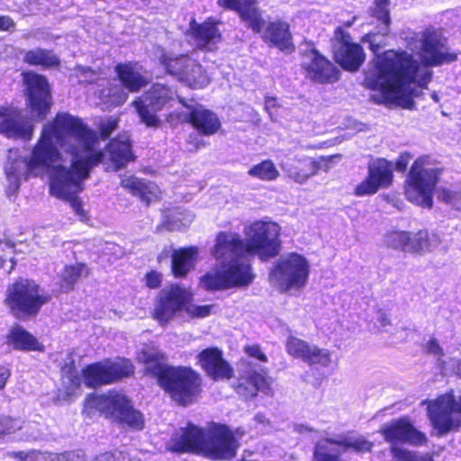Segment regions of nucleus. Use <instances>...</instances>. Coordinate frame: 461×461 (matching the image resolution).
<instances>
[{
	"instance_id": "16",
	"label": "nucleus",
	"mask_w": 461,
	"mask_h": 461,
	"mask_svg": "<svg viewBox=\"0 0 461 461\" xmlns=\"http://www.w3.org/2000/svg\"><path fill=\"white\" fill-rule=\"evenodd\" d=\"M393 177V163L384 158H377L368 164L366 177L354 187L353 194L357 197L373 195L381 189L389 188Z\"/></svg>"
},
{
	"instance_id": "52",
	"label": "nucleus",
	"mask_w": 461,
	"mask_h": 461,
	"mask_svg": "<svg viewBox=\"0 0 461 461\" xmlns=\"http://www.w3.org/2000/svg\"><path fill=\"white\" fill-rule=\"evenodd\" d=\"M50 461H86V456L83 453L78 451L70 450L62 453H55L50 456Z\"/></svg>"
},
{
	"instance_id": "32",
	"label": "nucleus",
	"mask_w": 461,
	"mask_h": 461,
	"mask_svg": "<svg viewBox=\"0 0 461 461\" xmlns=\"http://www.w3.org/2000/svg\"><path fill=\"white\" fill-rule=\"evenodd\" d=\"M137 63L128 61L116 64L114 71L123 87L131 93H137L145 87L149 81L136 68Z\"/></svg>"
},
{
	"instance_id": "30",
	"label": "nucleus",
	"mask_w": 461,
	"mask_h": 461,
	"mask_svg": "<svg viewBox=\"0 0 461 461\" xmlns=\"http://www.w3.org/2000/svg\"><path fill=\"white\" fill-rule=\"evenodd\" d=\"M121 186L137 197L145 206H149L159 199L158 188L151 181L129 176L120 182Z\"/></svg>"
},
{
	"instance_id": "50",
	"label": "nucleus",
	"mask_w": 461,
	"mask_h": 461,
	"mask_svg": "<svg viewBox=\"0 0 461 461\" xmlns=\"http://www.w3.org/2000/svg\"><path fill=\"white\" fill-rule=\"evenodd\" d=\"M127 455L121 450H108L95 456L91 461H126Z\"/></svg>"
},
{
	"instance_id": "40",
	"label": "nucleus",
	"mask_w": 461,
	"mask_h": 461,
	"mask_svg": "<svg viewBox=\"0 0 461 461\" xmlns=\"http://www.w3.org/2000/svg\"><path fill=\"white\" fill-rule=\"evenodd\" d=\"M325 441L329 444L343 447L345 450L352 449L357 454L371 453L375 447L373 441L364 437L357 438L354 440L326 438Z\"/></svg>"
},
{
	"instance_id": "18",
	"label": "nucleus",
	"mask_w": 461,
	"mask_h": 461,
	"mask_svg": "<svg viewBox=\"0 0 461 461\" xmlns=\"http://www.w3.org/2000/svg\"><path fill=\"white\" fill-rule=\"evenodd\" d=\"M33 132L34 126L23 109L12 104L0 106V134L14 140L29 141Z\"/></svg>"
},
{
	"instance_id": "9",
	"label": "nucleus",
	"mask_w": 461,
	"mask_h": 461,
	"mask_svg": "<svg viewBox=\"0 0 461 461\" xmlns=\"http://www.w3.org/2000/svg\"><path fill=\"white\" fill-rule=\"evenodd\" d=\"M203 456L211 460H230L237 455L240 442L226 424L210 422L205 429Z\"/></svg>"
},
{
	"instance_id": "21",
	"label": "nucleus",
	"mask_w": 461,
	"mask_h": 461,
	"mask_svg": "<svg viewBox=\"0 0 461 461\" xmlns=\"http://www.w3.org/2000/svg\"><path fill=\"white\" fill-rule=\"evenodd\" d=\"M196 364L212 381L230 380L234 377V368L224 358L223 351L216 347H208L196 355Z\"/></svg>"
},
{
	"instance_id": "59",
	"label": "nucleus",
	"mask_w": 461,
	"mask_h": 461,
	"mask_svg": "<svg viewBox=\"0 0 461 461\" xmlns=\"http://www.w3.org/2000/svg\"><path fill=\"white\" fill-rule=\"evenodd\" d=\"M407 252L418 254L416 232H410V240L408 242Z\"/></svg>"
},
{
	"instance_id": "60",
	"label": "nucleus",
	"mask_w": 461,
	"mask_h": 461,
	"mask_svg": "<svg viewBox=\"0 0 461 461\" xmlns=\"http://www.w3.org/2000/svg\"><path fill=\"white\" fill-rule=\"evenodd\" d=\"M379 323L382 327H386L391 324V321L386 313L381 314V316L379 317Z\"/></svg>"
},
{
	"instance_id": "49",
	"label": "nucleus",
	"mask_w": 461,
	"mask_h": 461,
	"mask_svg": "<svg viewBox=\"0 0 461 461\" xmlns=\"http://www.w3.org/2000/svg\"><path fill=\"white\" fill-rule=\"evenodd\" d=\"M119 119L110 116L107 120L102 121L98 124L99 135L103 140L110 137L112 132L118 127Z\"/></svg>"
},
{
	"instance_id": "15",
	"label": "nucleus",
	"mask_w": 461,
	"mask_h": 461,
	"mask_svg": "<svg viewBox=\"0 0 461 461\" xmlns=\"http://www.w3.org/2000/svg\"><path fill=\"white\" fill-rule=\"evenodd\" d=\"M447 38L437 30H426L420 41L419 56L423 65L438 67L455 62L457 53L447 51Z\"/></svg>"
},
{
	"instance_id": "55",
	"label": "nucleus",
	"mask_w": 461,
	"mask_h": 461,
	"mask_svg": "<svg viewBox=\"0 0 461 461\" xmlns=\"http://www.w3.org/2000/svg\"><path fill=\"white\" fill-rule=\"evenodd\" d=\"M411 155L408 152H404L399 155L395 162V169L399 172H405L408 167Z\"/></svg>"
},
{
	"instance_id": "47",
	"label": "nucleus",
	"mask_w": 461,
	"mask_h": 461,
	"mask_svg": "<svg viewBox=\"0 0 461 461\" xmlns=\"http://www.w3.org/2000/svg\"><path fill=\"white\" fill-rule=\"evenodd\" d=\"M313 461H342L339 454L332 453L325 444L318 443L313 450Z\"/></svg>"
},
{
	"instance_id": "8",
	"label": "nucleus",
	"mask_w": 461,
	"mask_h": 461,
	"mask_svg": "<svg viewBox=\"0 0 461 461\" xmlns=\"http://www.w3.org/2000/svg\"><path fill=\"white\" fill-rule=\"evenodd\" d=\"M442 169L425 167V158H418L411 165L405 180L404 194L406 198L416 203L432 206V197Z\"/></svg>"
},
{
	"instance_id": "51",
	"label": "nucleus",
	"mask_w": 461,
	"mask_h": 461,
	"mask_svg": "<svg viewBox=\"0 0 461 461\" xmlns=\"http://www.w3.org/2000/svg\"><path fill=\"white\" fill-rule=\"evenodd\" d=\"M163 282V275L159 271L151 269L144 276V285L149 289H158Z\"/></svg>"
},
{
	"instance_id": "31",
	"label": "nucleus",
	"mask_w": 461,
	"mask_h": 461,
	"mask_svg": "<svg viewBox=\"0 0 461 461\" xmlns=\"http://www.w3.org/2000/svg\"><path fill=\"white\" fill-rule=\"evenodd\" d=\"M6 344L13 349L23 352H44L45 346L21 325L13 326L6 335Z\"/></svg>"
},
{
	"instance_id": "43",
	"label": "nucleus",
	"mask_w": 461,
	"mask_h": 461,
	"mask_svg": "<svg viewBox=\"0 0 461 461\" xmlns=\"http://www.w3.org/2000/svg\"><path fill=\"white\" fill-rule=\"evenodd\" d=\"M389 4L390 0H375L371 11V16L383 24L386 31H388L391 24ZM384 34H387V32Z\"/></svg>"
},
{
	"instance_id": "63",
	"label": "nucleus",
	"mask_w": 461,
	"mask_h": 461,
	"mask_svg": "<svg viewBox=\"0 0 461 461\" xmlns=\"http://www.w3.org/2000/svg\"><path fill=\"white\" fill-rule=\"evenodd\" d=\"M276 102V98L275 97H266L265 99V105H266V108L267 109L269 104H274Z\"/></svg>"
},
{
	"instance_id": "38",
	"label": "nucleus",
	"mask_w": 461,
	"mask_h": 461,
	"mask_svg": "<svg viewBox=\"0 0 461 461\" xmlns=\"http://www.w3.org/2000/svg\"><path fill=\"white\" fill-rule=\"evenodd\" d=\"M191 58L188 55L171 56L164 53L159 57V62L166 72L177 77L179 81L184 82L185 70L188 68Z\"/></svg>"
},
{
	"instance_id": "53",
	"label": "nucleus",
	"mask_w": 461,
	"mask_h": 461,
	"mask_svg": "<svg viewBox=\"0 0 461 461\" xmlns=\"http://www.w3.org/2000/svg\"><path fill=\"white\" fill-rule=\"evenodd\" d=\"M245 354L249 357L256 358L261 362H267V357L262 352L261 348L258 344L246 345L243 348Z\"/></svg>"
},
{
	"instance_id": "4",
	"label": "nucleus",
	"mask_w": 461,
	"mask_h": 461,
	"mask_svg": "<svg viewBox=\"0 0 461 461\" xmlns=\"http://www.w3.org/2000/svg\"><path fill=\"white\" fill-rule=\"evenodd\" d=\"M137 360L144 366V375L155 379L159 388L178 406L187 407L201 396L203 379L193 367L168 364L165 353L155 348L140 350Z\"/></svg>"
},
{
	"instance_id": "26",
	"label": "nucleus",
	"mask_w": 461,
	"mask_h": 461,
	"mask_svg": "<svg viewBox=\"0 0 461 461\" xmlns=\"http://www.w3.org/2000/svg\"><path fill=\"white\" fill-rule=\"evenodd\" d=\"M219 24L220 21L212 16L207 17L203 23H197L195 19L190 21V35L201 50H209L212 45L221 41L222 37L218 28Z\"/></svg>"
},
{
	"instance_id": "45",
	"label": "nucleus",
	"mask_w": 461,
	"mask_h": 461,
	"mask_svg": "<svg viewBox=\"0 0 461 461\" xmlns=\"http://www.w3.org/2000/svg\"><path fill=\"white\" fill-rule=\"evenodd\" d=\"M60 373L62 377L68 378L73 386L77 388L80 387L81 377L77 373L76 362L73 358H70L61 365Z\"/></svg>"
},
{
	"instance_id": "39",
	"label": "nucleus",
	"mask_w": 461,
	"mask_h": 461,
	"mask_svg": "<svg viewBox=\"0 0 461 461\" xmlns=\"http://www.w3.org/2000/svg\"><path fill=\"white\" fill-rule=\"evenodd\" d=\"M184 82L192 88H203L211 79L203 67L196 60L191 59L188 68L185 70Z\"/></svg>"
},
{
	"instance_id": "44",
	"label": "nucleus",
	"mask_w": 461,
	"mask_h": 461,
	"mask_svg": "<svg viewBox=\"0 0 461 461\" xmlns=\"http://www.w3.org/2000/svg\"><path fill=\"white\" fill-rule=\"evenodd\" d=\"M418 254H424L430 251L440 243L437 234H430L426 230H420L416 232Z\"/></svg>"
},
{
	"instance_id": "13",
	"label": "nucleus",
	"mask_w": 461,
	"mask_h": 461,
	"mask_svg": "<svg viewBox=\"0 0 461 461\" xmlns=\"http://www.w3.org/2000/svg\"><path fill=\"white\" fill-rule=\"evenodd\" d=\"M175 93L168 86L155 83L143 93L142 96L134 100L133 105L140 121L148 127L157 128L160 120L156 114L174 100Z\"/></svg>"
},
{
	"instance_id": "23",
	"label": "nucleus",
	"mask_w": 461,
	"mask_h": 461,
	"mask_svg": "<svg viewBox=\"0 0 461 461\" xmlns=\"http://www.w3.org/2000/svg\"><path fill=\"white\" fill-rule=\"evenodd\" d=\"M258 3V0H217L219 7L234 12L247 29L261 34L265 19Z\"/></svg>"
},
{
	"instance_id": "5",
	"label": "nucleus",
	"mask_w": 461,
	"mask_h": 461,
	"mask_svg": "<svg viewBox=\"0 0 461 461\" xmlns=\"http://www.w3.org/2000/svg\"><path fill=\"white\" fill-rule=\"evenodd\" d=\"M85 408L90 411H99L106 419L131 430L140 431L145 428L143 414L133 407L131 399L124 393L114 390L106 393L87 394Z\"/></svg>"
},
{
	"instance_id": "6",
	"label": "nucleus",
	"mask_w": 461,
	"mask_h": 461,
	"mask_svg": "<svg viewBox=\"0 0 461 461\" xmlns=\"http://www.w3.org/2000/svg\"><path fill=\"white\" fill-rule=\"evenodd\" d=\"M51 300L50 294L33 279L18 277L5 291L4 303L17 320L35 318Z\"/></svg>"
},
{
	"instance_id": "41",
	"label": "nucleus",
	"mask_w": 461,
	"mask_h": 461,
	"mask_svg": "<svg viewBox=\"0 0 461 461\" xmlns=\"http://www.w3.org/2000/svg\"><path fill=\"white\" fill-rule=\"evenodd\" d=\"M249 176L261 181H274L279 176V171L271 159H264L251 167Z\"/></svg>"
},
{
	"instance_id": "48",
	"label": "nucleus",
	"mask_w": 461,
	"mask_h": 461,
	"mask_svg": "<svg viewBox=\"0 0 461 461\" xmlns=\"http://www.w3.org/2000/svg\"><path fill=\"white\" fill-rule=\"evenodd\" d=\"M389 451L393 461H416L417 454L407 448L400 447L396 445L390 446Z\"/></svg>"
},
{
	"instance_id": "19",
	"label": "nucleus",
	"mask_w": 461,
	"mask_h": 461,
	"mask_svg": "<svg viewBox=\"0 0 461 461\" xmlns=\"http://www.w3.org/2000/svg\"><path fill=\"white\" fill-rule=\"evenodd\" d=\"M379 433L390 446L402 443L420 447L428 443L426 434L415 428L408 416H402L384 424Z\"/></svg>"
},
{
	"instance_id": "34",
	"label": "nucleus",
	"mask_w": 461,
	"mask_h": 461,
	"mask_svg": "<svg viewBox=\"0 0 461 461\" xmlns=\"http://www.w3.org/2000/svg\"><path fill=\"white\" fill-rule=\"evenodd\" d=\"M23 61L30 67H40L43 69H59L60 59L53 50L34 48L24 52Z\"/></svg>"
},
{
	"instance_id": "35",
	"label": "nucleus",
	"mask_w": 461,
	"mask_h": 461,
	"mask_svg": "<svg viewBox=\"0 0 461 461\" xmlns=\"http://www.w3.org/2000/svg\"><path fill=\"white\" fill-rule=\"evenodd\" d=\"M84 384L88 388L111 384L105 360L87 364L81 371Z\"/></svg>"
},
{
	"instance_id": "22",
	"label": "nucleus",
	"mask_w": 461,
	"mask_h": 461,
	"mask_svg": "<svg viewBox=\"0 0 461 461\" xmlns=\"http://www.w3.org/2000/svg\"><path fill=\"white\" fill-rule=\"evenodd\" d=\"M285 352L295 359H300L309 366H328L330 362V352L328 349L310 344L295 336H289L285 343Z\"/></svg>"
},
{
	"instance_id": "64",
	"label": "nucleus",
	"mask_w": 461,
	"mask_h": 461,
	"mask_svg": "<svg viewBox=\"0 0 461 461\" xmlns=\"http://www.w3.org/2000/svg\"><path fill=\"white\" fill-rule=\"evenodd\" d=\"M354 21H355V19H353L352 21L345 22L341 27H343V29L349 28L354 23Z\"/></svg>"
},
{
	"instance_id": "56",
	"label": "nucleus",
	"mask_w": 461,
	"mask_h": 461,
	"mask_svg": "<svg viewBox=\"0 0 461 461\" xmlns=\"http://www.w3.org/2000/svg\"><path fill=\"white\" fill-rule=\"evenodd\" d=\"M15 23L14 20L7 15H0V32H6L14 30Z\"/></svg>"
},
{
	"instance_id": "42",
	"label": "nucleus",
	"mask_w": 461,
	"mask_h": 461,
	"mask_svg": "<svg viewBox=\"0 0 461 461\" xmlns=\"http://www.w3.org/2000/svg\"><path fill=\"white\" fill-rule=\"evenodd\" d=\"M410 240V231L393 230L385 236V244L387 248L395 250L407 252L408 242Z\"/></svg>"
},
{
	"instance_id": "37",
	"label": "nucleus",
	"mask_w": 461,
	"mask_h": 461,
	"mask_svg": "<svg viewBox=\"0 0 461 461\" xmlns=\"http://www.w3.org/2000/svg\"><path fill=\"white\" fill-rule=\"evenodd\" d=\"M89 269L85 263L66 265L59 279V288L63 293H69L75 289L76 284L81 276H88Z\"/></svg>"
},
{
	"instance_id": "33",
	"label": "nucleus",
	"mask_w": 461,
	"mask_h": 461,
	"mask_svg": "<svg viewBox=\"0 0 461 461\" xmlns=\"http://www.w3.org/2000/svg\"><path fill=\"white\" fill-rule=\"evenodd\" d=\"M198 255L196 246L182 247L171 254V273L176 278H184L194 267Z\"/></svg>"
},
{
	"instance_id": "36",
	"label": "nucleus",
	"mask_w": 461,
	"mask_h": 461,
	"mask_svg": "<svg viewBox=\"0 0 461 461\" xmlns=\"http://www.w3.org/2000/svg\"><path fill=\"white\" fill-rule=\"evenodd\" d=\"M104 360L111 384L132 377L135 374V366L130 358L117 357L114 359Z\"/></svg>"
},
{
	"instance_id": "29",
	"label": "nucleus",
	"mask_w": 461,
	"mask_h": 461,
	"mask_svg": "<svg viewBox=\"0 0 461 461\" xmlns=\"http://www.w3.org/2000/svg\"><path fill=\"white\" fill-rule=\"evenodd\" d=\"M334 158H340L341 156L339 154H335L328 157H321L320 161L309 157H294L292 159V163L288 166V176L295 182L303 184L308 178L318 173L321 168V162L327 166Z\"/></svg>"
},
{
	"instance_id": "27",
	"label": "nucleus",
	"mask_w": 461,
	"mask_h": 461,
	"mask_svg": "<svg viewBox=\"0 0 461 461\" xmlns=\"http://www.w3.org/2000/svg\"><path fill=\"white\" fill-rule=\"evenodd\" d=\"M104 151L113 171L125 167L136 159L132 141L128 137L117 136L110 139L105 145Z\"/></svg>"
},
{
	"instance_id": "28",
	"label": "nucleus",
	"mask_w": 461,
	"mask_h": 461,
	"mask_svg": "<svg viewBox=\"0 0 461 461\" xmlns=\"http://www.w3.org/2000/svg\"><path fill=\"white\" fill-rule=\"evenodd\" d=\"M269 388L266 375L257 370H248L240 373L232 384V389L244 400H250L258 396L260 391Z\"/></svg>"
},
{
	"instance_id": "3",
	"label": "nucleus",
	"mask_w": 461,
	"mask_h": 461,
	"mask_svg": "<svg viewBox=\"0 0 461 461\" xmlns=\"http://www.w3.org/2000/svg\"><path fill=\"white\" fill-rule=\"evenodd\" d=\"M375 33L369 32L362 36L361 42L369 43V50L375 54L365 71L363 86L365 88L378 91L385 99L410 108L413 104L414 88L417 85L426 88L431 79V74L426 73L418 78L420 62L406 50H386L380 54V45L374 42Z\"/></svg>"
},
{
	"instance_id": "17",
	"label": "nucleus",
	"mask_w": 461,
	"mask_h": 461,
	"mask_svg": "<svg viewBox=\"0 0 461 461\" xmlns=\"http://www.w3.org/2000/svg\"><path fill=\"white\" fill-rule=\"evenodd\" d=\"M308 61L301 67L305 77L311 81L321 85L334 84L340 78L341 72L335 62L321 54L315 47L304 51Z\"/></svg>"
},
{
	"instance_id": "20",
	"label": "nucleus",
	"mask_w": 461,
	"mask_h": 461,
	"mask_svg": "<svg viewBox=\"0 0 461 461\" xmlns=\"http://www.w3.org/2000/svg\"><path fill=\"white\" fill-rule=\"evenodd\" d=\"M205 429L187 422L185 427L176 429L166 446L173 454H195L203 456Z\"/></svg>"
},
{
	"instance_id": "62",
	"label": "nucleus",
	"mask_w": 461,
	"mask_h": 461,
	"mask_svg": "<svg viewBox=\"0 0 461 461\" xmlns=\"http://www.w3.org/2000/svg\"><path fill=\"white\" fill-rule=\"evenodd\" d=\"M118 98L117 105L122 104L127 100L128 95L122 92L119 94Z\"/></svg>"
},
{
	"instance_id": "58",
	"label": "nucleus",
	"mask_w": 461,
	"mask_h": 461,
	"mask_svg": "<svg viewBox=\"0 0 461 461\" xmlns=\"http://www.w3.org/2000/svg\"><path fill=\"white\" fill-rule=\"evenodd\" d=\"M10 375V370L5 366H0V390L5 388Z\"/></svg>"
},
{
	"instance_id": "54",
	"label": "nucleus",
	"mask_w": 461,
	"mask_h": 461,
	"mask_svg": "<svg viewBox=\"0 0 461 461\" xmlns=\"http://www.w3.org/2000/svg\"><path fill=\"white\" fill-rule=\"evenodd\" d=\"M426 352L437 357L443 356V349L435 338H430L426 345Z\"/></svg>"
},
{
	"instance_id": "11",
	"label": "nucleus",
	"mask_w": 461,
	"mask_h": 461,
	"mask_svg": "<svg viewBox=\"0 0 461 461\" xmlns=\"http://www.w3.org/2000/svg\"><path fill=\"white\" fill-rule=\"evenodd\" d=\"M330 50L334 62L345 71L357 72L366 61L363 46L343 27L334 29Z\"/></svg>"
},
{
	"instance_id": "57",
	"label": "nucleus",
	"mask_w": 461,
	"mask_h": 461,
	"mask_svg": "<svg viewBox=\"0 0 461 461\" xmlns=\"http://www.w3.org/2000/svg\"><path fill=\"white\" fill-rule=\"evenodd\" d=\"M37 455V452L31 451V452H24L20 451L14 454V456L22 460V461H34V457Z\"/></svg>"
},
{
	"instance_id": "7",
	"label": "nucleus",
	"mask_w": 461,
	"mask_h": 461,
	"mask_svg": "<svg viewBox=\"0 0 461 461\" xmlns=\"http://www.w3.org/2000/svg\"><path fill=\"white\" fill-rule=\"evenodd\" d=\"M309 275L310 264L306 258L297 252H291L275 262L268 279L277 286L279 292L288 293L292 289H303L308 283Z\"/></svg>"
},
{
	"instance_id": "25",
	"label": "nucleus",
	"mask_w": 461,
	"mask_h": 461,
	"mask_svg": "<svg viewBox=\"0 0 461 461\" xmlns=\"http://www.w3.org/2000/svg\"><path fill=\"white\" fill-rule=\"evenodd\" d=\"M261 33H263L262 40L269 46H274L286 53H293L295 50L289 23L282 19L265 23Z\"/></svg>"
},
{
	"instance_id": "46",
	"label": "nucleus",
	"mask_w": 461,
	"mask_h": 461,
	"mask_svg": "<svg viewBox=\"0 0 461 461\" xmlns=\"http://www.w3.org/2000/svg\"><path fill=\"white\" fill-rule=\"evenodd\" d=\"M193 294L191 293V298L185 303L184 312L191 319H201L205 318L211 314L212 305H195L193 303Z\"/></svg>"
},
{
	"instance_id": "1",
	"label": "nucleus",
	"mask_w": 461,
	"mask_h": 461,
	"mask_svg": "<svg viewBox=\"0 0 461 461\" xmlns=\"http://www.w3.org/2000/svg\"><path fill=\"white\" fill-rule=\"evenodd\" d=\"M96 142L95 132L81 118L57 113L43 126L31 156L14 159L6 176L18 185L22 175L28 180L42 176L51 167L50 194L69 203L76 215L86 221L88 214L78 194L92 169L104 161V151L94 149Z\"/></svg>"
},
{
	"instance_id": "61",
	"label": "nucleus",
	"mask_w": 461,
	"mask_h": 461,
	"mask_svg": "<svg viewBox=\"0 0 461 461\" xmlns=\"http://www.w3.org/2000/svg\"><path fill=\"white\" fill-rule=\"evenodd\" d=\"M416 461H434V460H433L431 455L425 454V455H421V456L417 455Z\"/></svg>"
},
{
	"instance_id": "14",
	"label": "nucleus",
	"mask_w": 461,
	"mask_h": 461,
	"mask_svg": "<svg viewBox=\"0 0 461 461\" xmlns=\"http://www.w3.org/2000/svg\"><path fill=\"white\" fill-rule=\"evenodd\" d=\"M429 417L438 436L461 428V395H439L428 408Z\"/></svg>"
},
{
	"instance_id": "12",
	"label": "nucleus",
	"mask_w": 461,
	"mask_h": 461,
	"mask_svg": "<svg viewBox=\"0 0 461 461\" xmlns=\"http://www.w3.org/2000/svg\"><path fill=\"white\" fill-rule=\"evenodd\" d=\"M191 292L178 284L161 289L156 295L151 317L161 326L168 324L184 312Z\"/></svg>"
},
{
	"instance_id": "2",
	"label": "nucleus",
	"mask_w": 461,
	"mask_h": 461,
	"mask_svg": "<svg viewBox=\"0 0 461 461\" xmlns=\"http://www.w3.org/2000/svg\"><path fill=\"white\" fill-rule=\"evenodd\" d=\"M280 230L276 222L255 221L245 230L246 240L234 231L217 232L211 256L219 265L200 277L201 287L216 292L250 285L256 275L242 258L258 255L266 262L277 257L282 247Z\"/></svg>"
},
{
	"instance_id": "24",
	"label": "nucleus",
	"mask_w": 461,
	"mask_h": 461,
	"mask_svg": "<svg viewBox=\"0 0 461 461\" xmlns=\"http://www.w3.org/2000/svg\"><path fill=\"white\" fill-rule=\"evenodd\" d=\"M179 102L189 110L185 122L200 135L209 137L219 132L221 122L216 113L203 105H189L183 98Z\"/></svg>"
},
{
	"instance_id": "10",
	"label": "nucleus",
	"mask_w": 461,
	"mask_h": 461,
	"mask_svg": "<svg viewBox=\"0 0 461 461\" xmlns=\"http://www.w3.org/2000/svg\"><path fill=\"white\" fill-rule=\"evenodd\" d=\"M21 76L30 113L37 120L43 121L53 105L51 88L48 79L44 75L32 70H24Z\"/></svg>"
}]
</instances>
